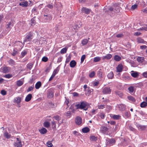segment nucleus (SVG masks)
I'll list each match as a JSON object with an SVG mask.
<instances>
[{"mask_svg": "<svg viewBox=\"0 0 147 147\" xmlns=\"http://www.w3.org/2000/svg\"><path fill=\"white\" fill-rule=\"evenodd\" d=\"M39 131L41 134H46L47 131V130L45 128L42 127L39 129Z\"/></svg>", "mask_w": 147, "mask_h": 147, "instance_id": "nucleus-19", "label": "nucleus"}, {"mask_svg": "<svg viewBox=\"0 0 147 147\" xmlns=\"http://www.w3.org/2000/svg\"><path fill=\"white\" fill-rule=\"evenodd\" d=\"M102 92L104 94H109L111 92V90L110 87H105L102 88Z\"/></svg>", "mask_w": 147, "mask_h": 147, "instance_id": "nucleus-6", "label": "nucleus"}, {"mask_svg": "<svg viewBox=\"0 0 147 147\" xmlns=\"http://www.w3.org/2000/svg\"><path fill=\"white\" fill-rule=\"evenodd\" d=\"M81 10L82 12L85 13L87 14H89L91 11L90 9L85 7H83L82 8Z\"/></svg>", "mask_w": 147, "mask_h": 147, "instance_id": "nucleus-10", "label": "nucleus"}, {"mask_svg": "<svg viewBox=\"0 0 147 147\" xmlns=\"http://www.w3.org/2000/svg\"><path fill=\"white\" fill-rule=\"evenodd\" d=\"M41 86V83L40 81L37 82L35 85V88L36 89H38Z\"/></svg>", "mask_w": 147, "mask_h": 147, "instance_id": "nucleus-31", "label": "nucleus"}, {"mask_svg": "<svg viewBox=\"0 0 147 147\" xmlns=\"http://www.w3.org/2000/svg\"><path fill=\"white\" fill-rule=\"evenodd\" d=\"M137 42L138 43L145 44L146 42L144 41L143 39L140 37H138L137 38Z\"/></svg>", "mask_w": 147, "mask_h": 147, "instance_id": "nucleus-23", "label": "nucleus"}, {"mask_svg": "<svg viewBox=\"0 0 147 147\" xmlns=\"http://www.w3.org/2000/svg\"><path fill=\"white\" fill-rule=\"evenodd\" d=\"M101 60V57H96L94 58V62H97Z\"/></svg>", "mask_w": 147, "mask_h": 147, "instance_id": "nucleus-43", "label": "nucleus"}, {"mask_svg": "<svg viewBox=\"0 0 147 147\" xmlns=\"http://www.w3.org/2000/svg\"><path fill=\"white\" fill-rule=\"evenodd\" d=\"M65 115L68 117H70L71 115V113L70 111H68L67 112L65 113Z\"/></svg>", "mask_w": 147, "mask_h": 147, "instance_id": "nucleus-59", "label": "nucleus"}, {"mask_svg": "<svg viewBox=\"0 0 147 147\" xmlns=\"http://www.w3.org/2000/svg\"><path fill=\"white\" fill-rule=\"evenodd\" d=\"M23 84V82L20 80H19L17 81V85L18 86H20Z\"/></svg>", "mask_w": 147, "mask_h": 147, "instance_id": "nucleus-42", "label": "nucleus"}, {"mask_svg": "<svg viewBox=\"0 0 147 147\" xmlns=\"http://www.w3.org/2000/svg\"><path fill=\"white\" fill-rule=\"evenodd\" d=\"M76 61L73 60H72L70 61V66L71 67H74L76 65Z\"/></svg>", "mask_w": 147, "mask_h": 147, "instance_id": "nucleus-26", "label": "nucleus"}, {"mask_svg": "<svg viewBox=\"0 0 147 147\" xmlns=\"http://www.w3.org/2000/svg\"><path fill=\"white\" fill-rule=\"evenodd\" d=\"M67 49L66 47L63 48L61 51V53L62 54H63L65 53L67 51Z\"/></svg>", "mask_w": 147, "mask_h": 147, "instance_id": "nucleus-49", "label": "nucleus"}, {"mask_svg": "<svg viewBox=\"0 0 147 147\" xmlns=\"http://www.w3.org/2000/svg\"><path fill=\"white\" fill-rule=\"evenodd\" d=\"M46 7H47L48 8L51 9H52L53 8V5L52 3L48 4L46 6Z\"/></svg>", "mask_w": 147, "mask_h": 147, "instance_id": "nucleus-52", "label": "nucleus"}, {"mask_svg": "<svg viewBox=\"0 0 147 147\" xmlns=\"http://www.w3.org/2000/svg\"><path fill=\"white\" fill-rule=\"evenodd\" d=\"M124 115L126 117H128L130 116V114L129 112L128 111H125L124 113Z\"/></svg>", "mask_w": 147, "mask_h": 147, "instance_id": "nucleus-54", "label": "nucleus"}, {"mask_svg": "<svg viewBox=\"0 0 147 147\" xmlns=\"http://www.w3.org/2000/svg\"><path fill=\"white\" fill-rule=\"evenodd\" d=\"M86 95H87V94L89 95L91 92V90L89 88H88V89H87V90H86Z\"/></svg>", "mask_w": 147, "mask_h": 147, "instance_id": "nucleus-58", "label": "nucleus"}, {"mask_svg": "<svg viewBox=\"0 0 147 147\" xmlns=\"http://www.w3.org/2000/svg\"><path fill=\"white\" fill-rule=\"evenodd\" d=\"M115 93L120 97H121L123 95L122 93L120 91L116 90L115 91Z\"/></svg>", "mask_w": 147, "mask_h": 147, "instance_id": "nucleus-33", "label": "nucleus"}, {"mask_svg": "<svg viewBox=\"0 0 147 147\" xmlns=\"http://www.w3.org/2000/svg\"><path fill=\"white\" fill-rule=\"evenodd\" d=\"M60 69L59 66H58L53 71V73L56 75Z\"/></svg>", "mask_w": 147, "mask_h": 147, "instance_id": "nucleus-44", "label": "nucleus"}, {"mask_svg": "<svg viewBox=\"0 0 147 147\" xmlns=\"http://www.w3.org/2000/svg\"><path fill=\"white\" fill-rule=\"evenodd\" d=\"M137 112L139 114H140V115H142L143 116L146 114V113L144 112L143 111L141 110L138 111H137Z\"/></svg>", "mask_w": 147, "mask_h": 147, "instance_id": "nucleus-55", "label": "nucleus"}, {"mask_svg": "<svg viewBox=\"0 0 147 147\" xmlns=\"http://www.w3.org/2000/svg\"><path fill=\"white\" fill-rule=\"evenodd\" d=\"M103 71L102 69H100L97 71V75L98 77L100 78H102V73Z\"/></svg>", "mask_w": 147, "mask_h": 147, "instance_id": "nucleus-17", "label": "nucleus"}, {"mask_svg": "<svg viewBox=\"0 0 147 147\" xmlns=\"http://www.w3.org/2000/svg\"><path fill=\"white\" fill-rule=\"evenodd\" d=\"M33 63H28L27 65V67L29 70H31L32 67L33 65Z\"/></svg>", "mask_w": 147, "mask_h": 147, "instance_id": "nucleus-39", "label": "nucleus"}, {"mask_svg": "<svg viewBox=\"0 0 147 147\" xmlns=\"http://www.w3.org/2000/svg\"><path fill=\"white\" fill-rule=\"evenodd\" d=\"M119 108L121 110L123 111L125 109V106L124 105L122 104H120L119 105Z\"/></svg>", "mask_w": 147, "mask_h": 147, "instance_id": "nucleus-40", "label": "nucleus"}, {"mask_svg": "<svg viewBox=\"0 0 147 147\" xmlns=\"http://www.w3.org/2000/svg\"><path fill=\"white\" fill-rule=\"evenodd\" d=\"M52 18V16L51 14H48L45 13H43L42 21L45 23H49L51 21Z\"/></svg>", "mask_w": 147, "mask_h": 147, "instance_id": "nucleus-1", "label": "nucleus"}, {"mask_svg": "<svg viewBox=\"0 0 147 147\" xmlns=\"http://www.w3.org/2000/svg\"><path fill=\"white\" fill-rule=\"evenodd\" d=\"M18 53V51L17 49L16 48H14L13 50V52L11 53V55L12 56H14Z\"/></svg>", "mask_w": 147, "mask_h": 147, "instance_id": "nucleus-32", "label": "nucleus"}, {"mask_svg": "<svg viewBox=\"0 0 147 147\" xmlns=\"http://www.w3.org/2000/svg\"><path fill=\"white\" fill-rule=\"evenodd\" d=\"M33 33L31 32L27 33L24 40V43L31 41L33 38Z\"/></svg>", "mask_w": 147, "mask_h": 147, "instance_id": "nucleus-2", "label": "nucleus"}, {"mask_svg": "<svg viewBox=\"0 0 147 147\" xmlns=\"http://www.w3.org/2000/svg\"><path fill=\"white\" fill-rule=\"evenodd\" d=\"M90 131V129L87 127H84L82 129V132L84 133H87L89 132Z\"/></svg>", "mask_w": 147, "mask_h": 147, "instance_id": "nucleus-28", "label": "nucleus"}, {"mask_svg": "<svg viewBox=\"0 0 147 147\" xmlns=\"http://www.w3.org/2000/svg\"><path fill=\"white\" fill-rule=\"evenodd\" d=\"M75 105L74 104H73L70 106L69 108V109L71 110L73 113L75 111V110L74 109V106H75Z\"/></svg>", "mask_w": 147, "mask_h": 147, "instance_id": "nucleus-51", "label": "nucleus"}, {"mask_svg": "<svg viewBox=\"0 0 147 147\" xmlns=\"http://www.w3.org/2000/svg\"><path fill=\"white\" fill-rule=\"evenodd\" d=\"M51 68V65H50L49 67H47L45 70V71L47 73H48L49 72Z\"/></svg>", "mask_w": 147, "mask_h": 147, "instance_id": "nucleus-62", "label": "nucleus"}, {"mask_svg": "<svg viewBox=\"0 0 147 147\" xmlns=\"http://www.w3.org/2000/svg\"><path fill=\"white\" fill-rule=\"evenodd\" d=\"M116 141L114 138L110 139L107 138L106 139V144L109 146H112L115 143Z\"/></svg>", "mask_w": 147, "mask_h": 147, "instance_id": "nucleus-4", "label": "nucleus"}, {"mask_svg": "<svg viewBox=\"0 0 147 147\" xmlns=\"http://www.w3.org/2000/svg\"><path fill=\"white\" fill-rule=\"evenodd\" d=\"M34 88V85H33L32 86H30V87H29L28 88L27 90V92H28L30 91H32V90H33V89Z\"/></svg>", "mask_w": 147, "mask_h": 147, "instance_id": "nucleus-57", "label": "nucleus"}, {"mask_svg": "<svg viewBox=\"0 0 147 147\" xmlns=\"http://www.w3.org/2000/svg\"><path fill=\"white\" fill-rule=\"evenodd\" d=\"M128 90L129 91V93H133L134 91V86H131L128 88Z\"/></svg>", "mask_w": 147, "mask_h": 147, "instance_id": "nucleus-30", "label": "nucleus"}, {"mask_svg": "<svg viewBox=\"0 0 147 147\" xmlns=\"http://www.w3.org/2000/svg\"><path fill=\"white\" fill-rule=\"evenodd\" d=\"M90 140L92 141H95L97 140V138L95 136H90Z\"/></svg>", "mask_w": 147, "mask_h": 147, "instance_id": "nucleus-53", "label": "nucleus"}, {"mask_svg": "<svg viewBox=\"0 0 147 147\" xmlns=\"http://www.w3.org/2000/svg\"><path fill=\"white\" fill-rule=\"evenodd\" d=\"M32 97V94H29L26 97L25 101L26 102H28L31 100Z\"/></svg>", "mask_w": 147, "mask_h": 147, "instance_id": "nucleus-22", "label": "nucleus"}, {"mask_svg": "<svg viewBox=\"0 0 147 147\" xmlns=\"http://www.w3.org/2000/svg\"><path fill=\"white\" fill-rule=\"evenodd\" d=\"M52 127L53 128H55L56 127V123L54 121L51 122Z\"/></svg>", "mask_w": 147, "mask_h": 147, "instance_id": "nucleus-50", "label": "nucleus"}, {"mask_svg": "<svg viewBox=\"0 0 147 147\" xmlns=\"http://www.w3.org/2000/svg\"><path fill=\"white\" fill-rule=\"evenodd\" d=\"M139 75V73L137 71H131V75L134 78L138 77Z\"/></svg>", "mask_w": 147, "mask_h": 147, "instance_id": "nucleus-14", "label": "nucleus"}, {"mask_svg": "<svg viewBox=\"0 0 147 147\" xmlns=\"http://www.w3.org/2000/svg\"><path fill=\"white\" fill-rule=\"evenodd\" d=\"M137 86H136V87L138 88H141L142 86H143V84L142 82H139L136 84Z\"/></svg>", "mask_w": 147, "mask_h": 147, "instance_id": "nucleus-56", "label": "nucleus"}, {"mask_svg": "<svg viewBox=\"0 0 147 147\" xmlns=\"http://www.w3.org/2000/svg\"><path fill=\"white\" fill-rule=\"evenodd\" d=\"M11 22H8L7 24L6 25V27L7 29H9V30H10L11 28Z\"/></svg>", "mask_w": 147, "mask_h": 147, "instance_id": "nucleus-35", "label": "nucleus"}, {"mask_svg": "<svg viewBox=\"0 0 147 147\" xmlns=\"http://www.w3.org/2000/svg\"><path fill=\"white\" fill-rule=\"evenodd\" d=\"M4 137L7 139H9L11 138V135L10 134H9L7 131L5 130L4 133Z\"/></svg>", "mask_w": 147, "mask_h": 147, "instance_id": "nucleus-16", "label": "nucleus"}, {"mask_svg": "<svg viewBox=\"0 0 147 147\" xmlns=\"http://www.w3.org/2000/svg\"><path fill=\"white\" fill-rule=\"evenodd\" d=\"M35 18L36 17L34 16L31 19L30 23L31 26H34L36 24Z\"/></svg>", "mask_w": 147, "mask_h": 147, "instance_id": "nucleus-25", "label": "nucleus"}, {"mask_svg": "<svg viewBox=\"0 0 147 147\" xmlns=\"http://www.w3.org/2000/svg\"><path fill=\"white\" fill-rule=\"evenodd\" d=\"M49 106L51 108H55L56 107V106L55 105V104L53 103L52 102L50 101L49 103Z\"/></svg>", "mask_w": 147, "mask_h": 147, "instance_id": "nucleus-37", "label": "nucleus"}, {"mask_svg": "<svg viewBox=\"0 0 147 147\" xmlns=\"http://www.w3.org/2000/svg\"><path fill=\"white\" fill-rule=\"evenodd\" d=\"M137 61L138 62L142 63L144 61V57H139L137 58Z\"/></svg>", "mask_w": 147, "mask_h": 147, "instance_id": "nucleus-36", "label": "nucleus"}, {"mask_svg": "<svg viewBox=\"0 0 147 147\" xmlns=\"http://www.w3.org/2000/svg\"><path fill=\"white\" fill-rule=\"evenodd\" d=\"M127 98L129 100L132 101L133 102H135L136 101L135 98L132 96H128L127 97Z\"/></svg>", "mask_w": 147, "mask_h": 147, "instance_id": "nucleus-47", "label": "nucleus"}, {"mask_svg": "<svg viewBox=\"0 0 147 147\" xmlns=\"http://www.w3.org/2000/svg\"><path fill=\"white\" fill-rule=\"evenodd\" d=\"M47 97L49 98H51L54 96V90L51 88L47 90Z\"/></svg>", "mask_w": 147, "mask_h": 147, "instance_id": "nucleus-5", "label": "nucleus"}, {"mask_svg": "<svg viewBox=\"0 0 147 147\" xmlns=\"http://www.w3.org/2000/svg\"><path fill=\"white\" fill-rule=\"evenodd\" d=\"M44 126L46 128H48L50 126V123L48 121L45 122L44 123Z\"/></svg>", "mask_w": 147, "mask_h": 147, "instance_id": "nucleus-45", "label": "nucleus"}, {"mask_svg": "<svg viewBox=\"0 0 147 147\" xmlns=\"http://www.w3.org/2000/svg\"><path fill=\"white\" fill-rule=\"evenodd\" d=\"M10 68L8 67H2L1 69V71L4 73H7L9 72Z\"/></svg>", "mask_w": 147, "mask_h": 147, "instance_id": "nucleus-7", "label": "nucleus"}, {"mask_svg": "<svg viewBox=\"0 0 147 147\" xmlns=\"http://www.w3.org/2000/svg\"><path fill=\"white\" fill-rule=\"evenodd\" d=\"M105 105H98V108L99 109H102L105 108Z\"/></svg>", "mask_w": 147, "mask_h": 147, "instance_id": "nucleus-63", "label": "nucleus"}, {"mask_svg": "<svg viewBox=\"0 0 147 147\" xmlns=\"http://www.w3.org/2000/svg\"><path fill=\"white\" fill-rule=\"evenodd\" d=\"M86 56L85 55H83L81 58V63H82L83 62L84 59L85 58Z\"/></svg>", "mask_w": 147, "mask_h": 147, "instance_id": "nucleus-64", "label": "nucleus"}, {"mask_svg": "<svg viewBox=\"0 0 147 147\" xmlns=\"http://www.w3.org/2000/svg\"><path fill=\"white\" fill-rule=\"evenodd\" d=\"M19 5L22 6L23 7H26L28 6V3L27 1H25L23 2H22L19 4Z\"/></svg>", "mask_w": 147, "mask_h": 147, "instance_id": "nucleus-21", "label": "nucleus"}, {"mask_svg": "<svg viewBox=\"0 0 147 147\" xmlns=\"http://www.w3.org/2000/svg\"><path fill=\"white\" fill-rule=\"evenodd\" d=\"M8 62L9 64L11 66L15 65L16 64V63L15 61L11 59H10L8 61Z\"/></svg>", "mask_w": 147, "mask_h": 147, "instance_id": "nucleus-20", "label": "nucleus"}, {"mask_svg": "<svg viewBox=\"0 0 147 147\" xmlns=\"http://www.w3.org/2000/svg\"><path fill=\"white\" fill-rule=\"evenodd\" d=\"M88 40L87 39H84L82 41L81 43L82 45L84 46L86 45L88 43Z\"/></svg>", "mask_w": 147, "mask_h": 147, "instance_id": "nucleus-38", "label": "nucleus"}, {"mask_svg": "<svg viewBox=\"0 0 147 147\" xmlns=\"http://www.w3.org/2000/svg\"><path fill=\"white\" fill-rule=\"evenodd\" d=\"M121 59V57L118 55H115L114 57V59L116 61H119Z\"/></svg>", "mask_w": 147, "mask_h": 147, "instance_id": "nucleus-34", "label": "nucleus"}, {"mask_svg": "<svg viewBox=\"0 0 147 147\" xmlns=\"http://www.w3.org/2000/svg\"><path fill=\"white\" fill-rule=\"evenodd\" d=\"M136 126L139 130L141 131L144 130L146 127V126L142 125L139 124H138Z\"/></svg>", "mask_w": 147, "mask_h": 147, "instance_id": "nucleus-15", "label": "nucleus"}, {"mask_svg": "<svg viewBox=\"0 0 147 147\" xmlns=\"http://www.w3.org/2000/svg\"><path fill=\"white\" fill-rule=\"evenodd\" d=\"M14 146L16 147H22V144L21 141L16 142L14 143Z\"/></svg>", "mask_w": 147, "mask_h": 147, "instance_id": "nucleus-29", "label": "nucleus"}, {"mask_svg": "<svg viewBox=\"0 0 147 147\" xmlns=\"http://www.w3.org/2000/svg\"><path fill=\"white\" fill-rule=\"evenodd\" d=\"M114 13H117L120 11V7L119 6H118L117 4H115L114 6Z\"/></svg>", "mask_w": 147, "mask_h": 147, "instance_id": "nucleus-12", "label": "nucleus"}, {"mask_svg": "<svg viewBox=\"0 0 147 147\" xmlns=\"http://www.w3.org/2000/svg\"><path fill=\"white\" fill-rule=\"evenodd\" d=\"M123 65L122 64H119L116 67V72H121L123 71Z\"/></svg>", "mask_w": 147, "mask_h": 147, "instance_id": "nucleus-9", "label": "nucleus"}, {"mask_svg": "<svg viewBox=\"0 0 147 147\" xmlns=\"http://www.w3.org/2000/svg\"><path fill=\"white\" fill-rule=\"evenodd\" d=\"M112 57V55L111 54H107L105 56H103L102 57V59L103 60H104L105 59L109 60L111 59Z\"/></svg>", "mask_w": 147, "mask_h": 147, "instance_id": "nucleus-18", "label": "nucleus"}, {"mask_svg": "<svg viewBox=\"0 0 147 147\" xmlns=\"http://www.w3.org/2000/svg\"><path fill=\"white\" fill-rule=\"evenodd\" d=\"M82 119L81 117L78 116L76 117L75 122L77 125H80L82 123Z\"/></svg>", "mask_w": 147, "mask_h": 147, "instance_id": "nucleus-8", "label": "nucleus"}, {"mask_svg": "<svg viewBox=\"0 0 147 147\" xmlns=\"http://www.w3.org/2000/svg\"><path fill=\"white\" fill-rule=\"evenodd\" d=\"M109 102V99L107 98L105 99L102 101V103L104 104H107V103Z\"/></svg>", "mask_w": 147, "mask_h": 147, "instance_id": "nucleus-60", "label": "nucleus"}, {"mask_svg": "<svg viewBox=\"0 0 147 147\" xmlns=\"http://www.w3.org/2000/svg\"><path fill=\"white\" fill-rule=\"evenodd\" d=\"M53 118H54L55 120H57L58 121V123H59V121L61 119V117L57 115L54 116Z\"/></svg>", "mask_w": 147, "mask_h": 147, "instance_id": "nucleus-46", "label": "nucleus"}, {"mask_svg": "<svg viewBox=\"0 0 147 147\" xmlns=\"http://www.w3.org/2000/svg\"><path fill=\"white\" fill-rule=\"evenodd\" d=\"M109 130L108 128L105 126H102L100 128V132L104 134H105Z\"/></svg>", "mask_w": 147, "mask_h": 147, "instance_id": "nucleus-11", "label": "nucleus"}, {"mask_svg": "<svg viewBox=\"0 0 147 147\" xmlns=\"http://www.w3.org/2000/svg\"><path fill=\"white\" fill-rule=\"evenodd\" d=\"M87 103L85 101H82L80 102L75 105V106L76 107V109H83L85 108L87 106Z\"/></svg>", "mask_w": 147, "mask_h": 147, "instance_id": "nucleus-3", "label": "nucleus"}, {"mask_svg": "<svg viewBox=\"0 0 147 147\" xmlns=\"http://www.w3.org/2000/svg\"><path fill=\"white\" fill-rule=\"evenodd\" d=\"M111 117L114 119L118 120L120 119L121 116L119 115H112V116H111Z\"/></svg>", "mask_w": 147, "mask_h": 147, "instance_id": "nucleus-27", "label": "nucleus"}, {"mask_svg": "<svg viewBox=\"0 0 147 147\" xmlns=\"http://www.w3.org/2000/svg\"><path fill=\"white\" fill-rule=\"evenodd\" d=\"M95 75V72L94 71H93L90 73L89 74V76L90 78H93L94 77Z\"/></svg>", "mask_w": 147, "mask_h": 147, "instance_id": "nucleus-61", "label": "nucleus"}, {"mask_svg": "<svg viewBox=\"0 0 147 147\" xmlns=\"http://www.w3.org/2000/svg\"><path fill=\"white\" fill-rule=\"evenodd\" d=\"M140 106L142 108H145L147 106V103L146 102L143 101L141 103Z\"/></svg>", "mask_w": 147, "mask_h": 147, "instance_id": "nucleus-41", "label": "nucleus"}, {"mask_svg": "<svg viewBox=\"0 0 147 147\" xmlns=\"http://www.w3.org/2000/svg\"><path fill=\"white\" fill-rule=\"evenodd\" d=\"M27 54V51L26 50H24L21 53V57H23Z\"/></svg>", "mask_w": 147, "mask_h": 147, "instance_id": "nucleus-48", "label": "nucleus"}, {"mask_svg": "<svg viewBox=\"0 0 147 147\" xmlns=\"http://www.w3.org/2000/svg\"><path fill=\"white\" fill-rule=\"evenodd\" d=\"M21 98L20 97H18L14 98L13 102L14 103H16L18 104L20 103L21 101Z\"/></svg>", "mask_w": 147, "mask_h": 147, "instance_id": "nucleus-13", "label": "nucleus"}, {"mask_svg": "<svg viewBox=\"0 0 147 147\" xmlns=\"http://www.w3.org/2000/svg\"><path fill=\"white\" fill-rule=\"evenodd\" d=\"M107 77L109 79H112L114 78V74L113 71H111L107 75Z\"/></svg>", "mask_w": 147, "mask_h": 147, "instance_id": "nucleus-24", "label": "nucleus"}]
</instances>
